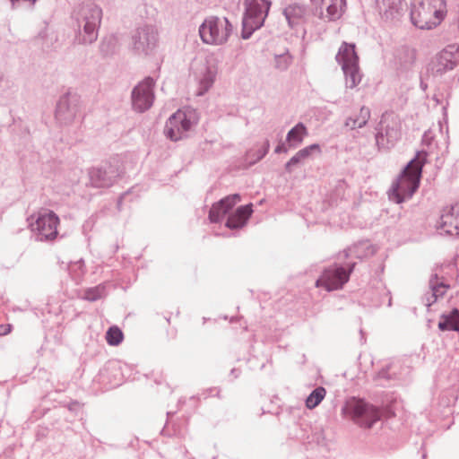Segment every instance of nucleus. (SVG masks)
Returning a JSON list of instances; mask_svg holds the SVG:
<instances>
[{"label": "nucleus", "instance_id": "f257e3e1", "mask_svg": "<svg viewBox=\"0 0 459 459\" xmlns=\"http://www.w3.org/2000/svg\"><path fill=\"white\" fill-rule=\"evenodd\" d=\"M74 42L78 45H91L99 36L102 20V9L93 2L76 6L72 13Z\"/></svg>", "mask_w": 459, "mask_h": 459}, {"label": "nucleus", "instance_id": "f03ea898", "mask_svg": "<svg viewBox=\"0 0 459 459\" xmlns=\"http://www.w3.org/2000/svg\"><path fill=\"white\" fill-rule=\"evenodd\" d=\"M427 155L428 153L425 151L417 152L415 157L404 167L388 192L391 201L402 204L412 197L420 186Z\"/></svg>", "mask_w": 459, "mask_h": 459}, {"label": "nucleus", "instance_id": "7ed1b4c3", "mask_svg": "<svg viewBox=\"0 0 459 459\" xmlns=\"http://www.w3.org/2000/svg\"><path fill=\"white\" fill-rule=\"evenodd\" d=\"M445 0H414L411 6V23L420 30L437 27L445 17Z\"/></svg>", "mask_w": 459, "mask_h": 459}, {"label": "nucleus", "instance_id": "20e7f679", "mask_svg": "<svg viewBox=\"0 0 459 459\" xmlns=\"http://www.w3.org/2000/svg\"><path fill=\"white\" fill-rule=\"evenodd\" d=\"M342 412L346 418L364 429H371L382 417V410L379 407L356 397L346 400Z\"/></svg>", "mask_w": 459, "mask_h": 459}, {"label": "nucleus", "instance_id": "39448f33", "mask_svg": "<svg viewBox=\"0 0 459 459\" xmlns=\"http://www.w3.org/2000/svg\"><path fill=\"white\" fill-rule=\"evenodd\" d=\"M244 5L241 38L248 39L256 30L264 25L272 2L270 0H245Z\"/></svg>", "mask_w": 459, "mask_h": 459}, {"label": "nucleus", "instance_id": "423d86ee", "mask_svg": "<svg viewBox=\"0 0 459 459\" xmlns=\"http://www.w3.org/2000/svg\"><path fill=\"white\" fill-rule=\"evenodd\" d=\"M233 31L227 17L208 16L199 26V35L204 44L220 46L225 44Z\"/></svg>", "mask_w": 459, "mask_h": 459}, {"label": "nucleus", "instance_id": "0eeeda50", "mask_svg": "<svg viewBox=\"0 0 459 459\" xmlns=\"http://www.w3.org/2000/svg\"><path fill=\"white\" fill-rule=\"evenodd\" d=\"M342 65L346 82V87L355 88L361 81L359 68V56L355 51V44L343 42L335 56Z\"/></svg>", "mask_w": 459, "mask_h": 459}, {"label": "nucleus", "instance_id": "6e6552de", "mask_svg": "<svg viewBox=\"0 0 459 459\" xmlns=\"http://www.w3.org/2000/svg\"><path fill=\"white\" fill-rule=\"evenodd\" d=\"M197 117L193 109H178L166 122L164 134L169 140L177 142L187 136L193 126L197 124Z\"/></svg>", "mask_w": 459, "mask_h": 459}, {"label": "nucleus", "instance_id": "1a4fd4ad", "mask_svg": "<svg viewBox=\"0 0 459 459\" xmlns=\"http://www.w3.org/2000/svg\"><path fill=\"white\" fill-rule=\"evenodd\" d=\"M355 266V262L347 264L346 267L333 264L322 272V274L316 281V286L318 288L322 287L327 291L342 289L349 281Z\"/></svg>", "mask_w": 459, "mask_h": 459}, {"label": "nucleus", "instance_id": "9d476101", "mask_svg": "<svg viewBox=\"0 0 459 459\" xmlns=\"http://www.w3.org/2000/svg\"><path fill=\"white\" fill-rule=\"evenodd\" d=\"M158 44V31L152 25L137 27L131 35V48L137 56L152 54Z\"/></svg>", "mask_w": 459, "mask_h": 459}, {"label": "nucleus", "instance_id": "9b49d317", "mask_svg": "<svg viewBox=\"0 0 459 459\" xmlns=\"http://www.w3.org/2000/svg\"><path fill=\"white\" fill-rule=\"evenodd\" d=\"M155 81L152 77H146L134 87L131 93L133 109L143 113L153 104Z\"/></svg>", "mask_w": 459, "mask_h": 459}, {"label": "nucleus", "instance_id": "f8f14e48", "mask_svg": "<svg viewBox=\"0 0 459 459\" xmlns=\"http://www.w3.org/2000/svg\"><path fill=\"white\" fill-rule=\"evenodd\" d=\"M59 218L53 211H44L39 213L34 223H30L31 230L37 231V240L50 241L57 236Z\"/></svg>", "mask_w": 459, "mask_h": 459}, {"label": "nucleus", "instance_id": "ddd939ff", "mask_svg": "<svg viewBox=\"0 0 459 459\" xmlns=\"http://www.w3.org/2000/svg\"><path fill=\"white\" fill-rule=\"evenodd\" d=\"M80 98L77 94L66 92L56 104L55 117L61 125H70L79 112Z\"/></svg>", "mask_w": 459, "mask_h": 459}, {"label": "nucleus", "instance_id": "4468645a", "mask_svg": "<svg viewBox=\"0 0 459 459\" xmlns=\"http://www.w3.org/2000/svg\"><path fill=\"white\" fill-rule=\"evenodd\" d=\"M90 181L94 187H109L119 177L118 169L109 163L100 167L91 168L89 170Z\"/></svg>", "mask_w": 459, "mask_h": 459}, {"label": "nucleus", "instance_id": "2eb2a0df", "mask_svg": "<svg viewBox=\"0 0 459 459\" xmlns=\"http://www.w3.org/2000/svg\"><path fill=\"white\" fill-rule=\"evenodd\" d=\"M240 201L238 194L230 195L212 204L208 218L212 223H218Z\"/></svg>", "mask_w": 459, "mask_h": 459}, {"label": "nucleus", "instance_id": "dca6fc26", "mask_svg": "<svg viewBox=\"0 0 459 459\" xmlns=\"http://www.w3.org/2000/svg\"><path fill=\"white\" fill-rule=\"evenodd\" d=\"M313 5L317 10L319 8V16L323 17V7H326V18L328 21L338 20L346 7V0H311Z\"/></svg>", "mask_w": 459, "mask_h": 459}, {"label": "nucleus", "instance_id": "f3484780", "mask_svg": "<svg viewBox=\"0 0 459 459\" xmlns=\"http://www.w3.org/2000/svg\"><path fill=\"white\" fill-rule=\"evenodd\" d=\"M376 7L385 22L398 20L402 13V0H376Z\"/></svg>", "mask_w": 459, "mask_h": 459}, {"label": "nucleus", "instance_id": "a211bd4d", "mask_svg": "<svg viewBox=\"0 0 459 459\" xmlns=\"http://www.w3.org/2000/svg\"><path fill=\"white\" fill-rule=\"evenodd\" d=\"M401 131L395 124L386 125L378 129L376 143L379 149H389L400 139Z\"/></svg>", "mask_w": 459, "mask_h": 459}, {"label": "nucleus", "instance_id": "6ab92c4d", "mask_svg": "<svg viewBox=\"0 0 459 459\" xmlns=\"http://www.w3.org/2000/svg\"><path fill=\"white\" fill-rule=\"evenodd\" d=\"M288 25L291 29H297L299 25L306 22L307 7L304 4L294 3L287 5L283 9Z\"/></svg>", "mask_w": 459, "mask_h": 459}, {"label": "nucleus", "instance_id": "aec40b11", "mask_svg": "<svg viewBox=\"0 0 459 459\" xmlns=\"http://www.w3.org/2000/svg\"><path fill=\"white\" fill-rule=\"evenodd\" d=\"M252 204H248L238 207L234 213L229 215L225 226L230 230H237L244 227L252 215Z\"/></svg>", "mask_w": 459, "mask_h": 459}, {"label": "nucleus", "instance_id": "412c9836", "mask_svg": "<svg viewBox=\"0 0 459 459\" xmlns=\"http://www.w3.org/2000/svg\"><path fill=\"white\" fill-rule=\"evenodd\" d=\"M456 63L453 60V55L447 50L438 54L436 62L432 65V73L436 75H442L455 68Z\"/></svg>", "mask_w": 459, "mask_h": 459}, {"label": "nucleus", "instance_id": "4be33fe9", "mask_svg": "<svg viewBox=\"0 0 459 459\" xmlns=\"http://www.w3.org/2000/svg\"><path fill=\"white\" fill-rule=\"evenodd\" d=\"M437 327L442 332L459 331V309L455 307L449 313H443Z\"/></svg>", "mask_w": 459, "mask_h": 459}, {"label": "nucleus", "instance_id": "5701e85b", "mask_svg": "<svg viewBox=\"0 0 459 459\" xmlns=\"http://www.w3.org/2000/svg\"><path fill=\"white\" fill-rule=\"evenodd\" d=\"M345 256H354L358 259H363L365 257L373 255L375 249L373 246L368 240L359 241L348 249L344 250Z\"/></svg>", "mask_w": 459, "mask_h": 459}, {"label": "nucleus", "instance_id": "b1692460", "mask_svg": "<svg viewBox=\"0 0 459 459\" xmlns=\"http://www.w3.org/2000/svg\"><path fill=\"white\" fill-rule=\"evenodd\" d=\"M270 142L265 140L261 145L255 144L254 147L247 151L245 155V162L248 166L255 165L261 160L269 152Z\"/></svg>", "mask_w": 459, "mask_h": 459}, {"label": "nucleus", "instance_id": "393cba45", "mask_svg": "<svg viewBox=\"0 0 459 459\" xmlns=\"http://www.w3.org/2000/svg\"><path fill=\"white\" fill-rule=\"evenodd\" d=\"M307 134V129L306 126L301 122L298 123L287 134L286 141L289 143V147H298L303 142V139Z\"/></svg>", "mask_w": 459, "mask_h": 459}, {"label": "nucleus", "instance_id": "a878e982", "mask_svg": "<svg viewBox=\"0 0 459 459\" xmlns=\"http://www.w3.org/2000/svg\"><path fill=\"white\" fill-rule=\"evenodd\" d=\"M456 217L454 216V213L449 208V210L441 215L440 218V225L439 228L445 232V234L449 236H458L459 232L455 228L456 226Z\"/></svg>", "mask_w": 459, "mask_h": 459}, {"label": "nucleus", "instance_id": "bb28decb", "mask_svg": "<svg viewBox=\"0 0 459 459\" xmlns=\"http://www.w3.org/2000/svg\"><path fill=\"white\" fill-rule=\"evenodd\" d=\"M369 118L370 110L368 108L363 106L360 108L359 114L357 117H350L346 119L345 126L351 130L356 128H362L367 125Z\"/></svg>", "mask_w": 459, "mask_h": 459}, {"label": "nucleus", "instance_id": "cd10ccee", "mask_svg": "<svg viewBox=\"0 0 459 459\" xmlns=\"http://www.w3.org/2000/svg\"><path fill=\"white\" fill-rule=\"evenodd\" d=\"M397 365L394 363L387 364L382 368L377 374L375 379L378 381H394L398 379Z\"/></svg>", "mask_w": 459, "mask_h": 459}, {"label": "nucleus", "instance_id": "c85d7f7f", "mask_svg": "<svg viewBox=\"0 0 459 459\" xmlns=\"http://www.w3.org/2000/svg\"><path fill=\"white\" fill-rule=\"evenodd\" d=\"M117 39L115 36L109 35L103 38L100 43V52L103 56H108L115 54L117 50Z\"/></svg>", "mask_w": 459, "mask_h": 459}, {"label": "nucleus", "instance_id": "c756f323", "mask_svg": "<svg viewBox=\"0 0 459 459\" xmlns=\"http://www.w3.org/2000/svg\"><path fill=\"white\" fill-rule=\"evenodd\" d=\"M68 272L72 279L76 283H79L82 280L86 272L84 261L80 259L78 261L70 263L68 265Z\"/></svg>", "mask_w": 459, "mask_h": 459}, {"label": "nucleus", "instance_id": "7c9ffc66", "mask_svg": "<svg viewBox=\"0 0 459 459\" xmlns=\"http://www.w3.org/2000/svg\"><path fill=\"white\" fill-rule=\"evenodd\" d=\"M326 391L325 387L315 388L306 399V406L308 409L316 408L325 398Z\"/></svg>", "mask_w": 459, "mask_h": 459}, {"label": "nucleus", "instance_id": "2f4dec72", "mask_svg": "<svg viewBox=\"0 0 459 459\" xmlns=\"http://www.w3.org/2000/svg\"><path fill=\"white\" fill-rule=\"evenodd\" d=\"M215 79V74L209 67L205 69V72L203 74L202 78L199 82V91L198 95H204L205 92L209 91V89L212 86Z\"/></svg>", "mask_w": 459, "mask_h": 459}, {"label": "nucleus", "instance_id": "473e14b6", "mask_svg": "<svg viewBox=\"0 0 459 459\" xmlns=\"http://www.w3.org/2000/svg\"><path fill=\"white\" fill-rule=\"evenodd\" d=\"M429 288L431 290V292L433 294H436L435 296L437 299H439L446 294V290L449 288V285L444 283L443 281H438L437 274L434 273L431 275L429 279Z\"/></svg>", "mask_w": 459, "mask_h": 459}, {"label": "nucleus", "instance_id": "72a5a7b5", "mask_svg": "<svg viewBox=\"0 0 459 459\" xmlns=\"http://www.w3.org/2000/svg\"><path fill=\"white\" fill-rule=\"evenodd\" d=\"M124 339L121 329L116 325L110 326L106 333V341L110 346L119 345Z\"/></svg>", "mask_w": 459, "mask_h": 459}, {"label": "nucleus", "instance_id": "f704fd0d", "mask_svg": "<svg viewBox=\"0 0 459 459\" xmlns=\"http://www.w3.org/2000/svg\"><path fill=\"white\" fill-rule=\"evenodd\" d=\"M105 293V287L98 285L96 287L89 288L85 290L83 298L89 301H96L101 299Z\"/></svg>", "mask_w": 459, "mask_h": 459}, {"label": "nucleus", "instance_id": "c9c22d12", "mask_svg": "<svg viewBox=\"0 0 459 459\" xmlns=\"http://www.w3.org/2000/svg\"><path fill=\"white\" fill-rule=\"evenodd\" d=\"M298 152H299L301 160L304 161V160L309 159L314 153L320 155L322 151H321V147L318 143H313V144H310V145L299 150Z\"/></svg>", "mask_w": 459, "mask_h": 459}, {"label": "nucleus", "instance_id": "e433bc0d", "mask_svg": "<svg viewBox=\"0 0 459 459\" xmlns=\"http://www.w3.org/2000/svg\"><path fill=\"white\" fill-rule=\"evenodd\" d=\"M291 61L292 57L288 52L275 56V66L280 70H286L291 64Z\"/></svg>", "mask_w": 459, "mask_h": 459}, {"label": "nucleus", "instance_id": "4c0bfd02", "mask_svg": "<svg viewBox=\"0 0 459 459\" xmlns=\"http://www.w3.org/2000/svg\"><path fill=\"white\" fill-rule=\"evenodd\" d=\"M301 162H303V160H301L299 152H296V154L291 157L290 160L285 164V170L288 173H291L293 167L299 165Z\"/></svg>", "mask_w": 459, "mask_h": 459}, {"label": "nucleus", "instance_id": "58836bf2", "mask_svg": "<svg viewBox=\"0 0 459 459\" xmlns=\"http://www.w3.org/2000/svg\"><path fill=\"white\" fill-rule=\"evenodd\" d=\"M435 295L436 294H433L431 291L426 293L424 299L427 307H430L432 304L437 301L438 299Z\"/></svg>", "mask_w": 459, "mask_h": 459}, {"label": "nucleus", "instance_id": "ea45409f", "mask_svg": "<svg viewBox=\"0 0 459 459\" xmlns=\"http://www.w3.org/2000/svg\"><path fill=\"white\" fill-rule=\"evenodd\" d=\"M451 210L454 213V216L456 217L457 221H455L457 224L455 227L457 230V232H459V203L452 205Z\"/></svg>", "mask_w": 459, "mask_h": 459}, {"label": "nucleus", "instance_id": "a19ab883", "mask_svg": "<svg viewBox=\"0 0 459 459\" xmlns=\"http://www.w3.org/2000/svg\"><path fill=\"white\" fill-rule=\"evenodd\" d=\"M12 325H0V335H6L12 331Z\"/></svg>", "mask_w": 459, "mask_h": 459}, {"label": "nucleus", "instance_id": "79ce46f5", "mask_svg": "<svg viewBox=\"0 0 459 459\" xmlns=\"http://www.w3.org/2000/svg\"><path fill=\"white\" fill-rule=\"evenodd\" d=\"M288 148L285 146L283 143H279L276 148L274 149L275 153H281V152H287Z\"/></svg>", "mask_w": 459, "mask_h": 459}, {"label": "nucleus", "instance_id": "37998d69", "mask_svg": "<svg viewBox=\"0 0 459 459\" xmlns=\"http://www.w3.org/2000/svg\"><path fill=\"white\" fill-rule=\"evenodd\" d=\"M406 53H407L408 56L410 57L409 65H411L415 60V53L413 50H409V49L406 50Z\"/></svg>", "mask_w": 459, "mask_h": 459}, {"label": "nucleus", "instance_id": "c03bdc74", "mask_svg": "<svg viewBox=\"0 0 459 459\" xmlns=\"http://www.w3.org/2000/svg\"><path fill=\"white\" fill-rule=\"evenodd\" d=\"M240 374V370L238 368H232L230 371V375H232L235 378H237Z\"/></svg>", "mask_w": 459, "mask_h": 459}, {"label": "nucleus", "instance_id": "a18cd8bd", "mask_svg": "<svg viewBox=\"0 0 459 459\" xmlns=\"http://www.w3.org/2000/svg\"><path fill=\"white\" fill-rule=\"evenodd\" d=\"M420 88L424 91L427 89V84L424 83L422 81L420 82Z\"/></svg>", "mask_w": 459, "mask_h": 459}, {"label": "nucleus", "instance_id": "49530a36", "mask_svg": "<svg viewBox=\"0 0 459 459\" xmlns=\"http://www.w3.org/2000/svg\"><path fill=\"white\" fill-rule=\"evenodd\" d=\"M74 405H78V403H77V402H74V403H72L69 405V409H70V410L74 409Z\"/></svg>", "mask_w": 459, "mask_h": 459}, {"label": "nucleus", "instance_id": "de8ad7c7", "mask_svg": "<svg viewBox=\"0 0 459 459\" xmlns=\"http://www.w3.org/2000/svg\"><path fill=\"white\" fill-rule=\"evenodd\" d=\"M121 202H122V197H120V198H119V200H118V202H117V206H120Z\"/></svg>", "mask_w": 459, "mask_h": 459}, {"label": "nucleus", "instance_id": "09e8293b", "mask_svg": "<svg viewBox=\"0 0 459 459\" xmlns=\"http://www.w3.org/2000/svg\"><path fill=\"white\" fill-rule=\"evenodd\" d=\"M426 457H427V454H426V453H423V454H422V459H426Z\"/></svg>", "mask_w": 459, "mask_h": 459}, {"label": "nucleus", "instance_id": "8fccbe9b", "mask_svg": "<svg viewBox=\"0 0 459 459\" xmlns=\"http://www.w3.org/2000/svg\"><path fill=\"white\" fill-rule=\"evenodd\" d=\"M360 334L363 337V330L362 329H360Z\"/></svg>", "mask_w": 459, "mask_h": 459}]
</instances>
